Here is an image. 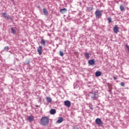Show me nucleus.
<instances>
[{
	"label": "nucleus",
	"instance_id": "obj_1",
	"mask_svg": "<svg viewBox=\"0 0 129 129\" xmlns=\"http://www.w3.org/2000/svg\"><path fill=\"white\" fill-rule=\"evenodd\" d=\"M49 122V117L43 116L40 119V124L43 126L48 125Z\"/></svg>",
	"mask_w": 129,
	"mask_h": 129
},
{
	"label": "nucleus",
	"instance_id": "obj_2",
	"mask_svg": "<svg viewBox=\"0 0 129 129\" xmlns=\"http://www.w3.org/2000/svg\"><path fill=\"white\" fill-rule=\"evenodd\" d=\"M95 122L96 124H97V125H99V126H100L101 124H103V122L99 118H97L96 119Z\"/></svg>",
	"mask_w": 129,
	"mask_h": 129
},
{
	"label": "nucleus",
	"instance_id": "obj_3",
	"mask_svg": "<svg viewBox=\"0 0 129 129\" xmlns=\"http://www.w3.org/2000/svg\"><path fill=\"white\" fill-rule=\"evenodd\" d=\"M95 15H96V17L98 18L101 17L102 15L101 11L97 10L96 12H95Z\"/></svg>",
	"mask_w": 129,
	"mask_h": 129
},
{
	"label": "nucleus",
	"instance_id": "obj_4",
	"mask_svg": "<svg viewBox=\"0 0 129 129\" xmlns=\"http://www.w3.org/2000/svg\"><path fill=\"white\" fill-rule=\"evenodd\" d=\"M113 31H114V33L117 34L119 32V27L117 25H115L114 28H113Z\"/></svg>",
	"mask_w": 129,
	"mask_h": 129
},
{
	"label": "nucleus",
	"instance_id": "obj_5",
	"mask_svg": "<svg viewBox=\"0 0 129 129\" xmlns=\"http://www.w3.org/2000/svg\"><path fill=\"white\" fill-rule=\"evenodd\" d=\"M42 46H39L37 48V52L39 54V55H42Z\"/></svg>",
	"mask_w": 129,
	"mask_h": 129
},
{
	"label": "nucleus",
	"instance_id": "obj_6",
	"mask_svg": "<svg viewBox=\"0 0 129 129\" xmlns=\"http://www.w3.org/2000/svg\"><path fill=\"white\" fill-rule=\"evenodd\" d=\"M64 105L68 107H70L71 106V103L70 101L67 100L64 101Z\"/></svg>",
	"mask_w": 129,
	"mask_h": 129
},
{
	"label": "nucleus",
	"instance_id": "obj_7",
	"mask_svg": "<svg viewBox=\"0 0 129 129\" xmlns=\"http://www.w3.org/2000/svg\"><path fill=\"white\" fill-rule=\"evenodd\" d=\"M88 63H89V65L93 66L95 64V61L94 59H90L89 61H88Z\"/></svg>",
	"mask_w": 129,
	"mask_h": 129
},
{
	"label": "nucleus",
	"instance_id": "obj_8",
	"mask_svg": "<svg viewBox=\"0 0 129 129\" xmlns=\"http://www.w3.org/2000/svg\"><path fill=\"white\" fill-rule=\"evenodd\" d=\"M27 119L29 122H33L34 120V116L32 115L28 116Z\"/></svg>",
	"mask_w": 129,
	"mask_h": 129
},
{
	"label": "nucleus",
	"instance_id": "obj_9",
	"mask_svg": "<svg viewBox=\"0 0 129 129\" xmlns=\"http://www.w3.org/2000/svg\"><path fill=\"white\" fill-rule=\"evenodd\" d=\"M3 15L5 19H7L8 20L10 19V16L7 15L6 13H3Z\"/></svg>",
	"mask_w": 129,
	"mask_h": 129
},
{
	"label": "nucleus",
	"instance_id": "obj_10",
	"mask_svg": "<svg viewBox=\"0 0 129 129\" xmlns=\"http://www.w3.org/2000/svg\"><path fill=\"white\" fill-rule=\"evenodd\" d=\"M63 120V119L62 117H60L58 120L56 121L57 123H61Z\"/></svg>",
	"mask_w": 129,
	"mask_h": 129
},
{
	"label": "nucleus",
	"instance_id": "obj_11",
	"mask_svg": "<svg viewBox=\"0 0 129 129\" xmlns=\"http://www.w3.org/2000/svg\"><path fill=\"white\" fill-rule=\"evenodd\" d=\"M50 114L54 115L56 113V110L54 109H52L50 110Z\"/></svg>",
	"mask_w": 129,
	"mask_h": 129
},
{
	"label": "nucleus",
	"instance_id": "obj_12",
	"mask_svg": "<svg viewBox=\"0 0 129 129\" xmlns=\"http://www.w3.org/2000/svg\"><path fill=\"white\" fill-rule=\"evenodd\" d=\"M95 76L97 77H100L101 76V72L100 71H98L95 74Z\"/></svg>",
	"mask_w": 129,
	"mask_h": 129
},
{
	"label": "nucleus",
	"instance_id": "obj_13",
	"mask_svg": "<svg viewBox=\"0 0 129 129\" xmlns=\"http://www.w3.org/2000/svg\"><path fill=\"white\" fill-rule=\"evenodd\" d=\"M46 101L48 103H51L52 102V99L50 97H46Z\"/></svg>",
	"mask_w": 129,
	"mask_h": 129
},
{
	"label": "nucleus",
	"instance_id": "obj_14",
	"mask_svg": "<svg viewBox=\"0 0 129 129\" xmlns=\"http://www.w3.org/2000/svg\"><path fill=\"white\" fill-rule=\"evenodd\" d=\"M43 11L44 14L46 16H48V11L47 10V9L44 8V9H43Z\"/></svg>",
	"mask_w": 129,
	"mask_h": 129
},
{
	"label": "nucleus",
	"instance_id": "obj_15",
	"mask_svg": "<svg viewBox=\"0 0 129 129\" xmlns=\"http://www.w3.org/2000/svg\"><path fill=\"white\" fill-rule=\"evenodd\" d=\"M46 41L44 39H41V44L43 45V46H45Z\"/></svg>",
	"mask_w": 129,
	"mask_h": 129
},
{
	"label": "nucleus",
	"instance_id": "obj_16",
	"mask_svg": "<svg viewBox=\"0 0 129 129\" xmlns=\"http://www.w3.org/2000/svg\"><path fill=\"white\" fill-rule=\"evenodd\" d=\"M67 10L66 8H64V9H61V10H60V12L61 13L63 14L64 12H67Z\"/></svg>",
	"mask_w": 129,
	"mask_h": 129
},
{
	"label": "nucleus",
	"instance_id": "obj_17",
	"mask_svg": "<svg viewBox=\"0 0 129 129\" xmlns=\"http://www.w3.org/2000/svg\"><path fill=\"white\" fill-rule=\"evenodd\" d=\"M119 8H120V10L121 11H123L125 10L124 7L123 6H122V5L120 6Z\"/></svg>",
	"mask_w": 129,
	"mask_h": 129
},
{
	"label": "nucleus",
	"instance_id": "obj_18",
	"mask_svg": "<svg viewBox=\"0 0 129 129\" xmlns=\"http://www.w3.org/2000/svg\"><path fill=\"white\" fill-rule=\"evenodd\" d=\"M85 57H86V58H87V59H89V53H85Z\"/></svg>",
	"mask_w": 129,
	"mask_h": 129
},
{
	"label": "nucleus",
	"instance_id": "obj_19",
	"mask_svg": "<svg viewBox=\"0 0 129 129\" xmlns=\"http://www.w3.org/2000/svg\"><path fill=\"white\" fill-rule=\"evenodd\" d=\"M8 50H9V46H6L4 47V51H7V52H8Z\"/></svg>",
	"mask_w": 129,
	"mask_h": 129
},
{
	"label": "nucleus",
	"instance_id": "obj_20",
	"mask_svg": "<svg viewBox=\"0 0 129 129\" xmlns=\"http://www.w3.org/2000/svg\"><path fill=\"white\" fill-rule=\"evenodd\" d=\"M89 107H90V109L93 110V105L91 104H89Z\"/></svg>",
	"mask_w": 129,
	"mask_h": 129
},
{
	"label": "nucleus",
	"instance_id": "obj_21",
	"mask_svg": "<svg viewBox=\"0 0 129 129\" xmlns=\"http://www.w3.org/2000/svg\"><path fill=\"white\" fill-rule=\"evenodd\" d=\"M11 31H12V33L13 34H15L16 33L15 30L13 28H11Z\"/></svg>",
	"mask_w": 129,
	"mask_h": 129
},
{
	"label": "nucleus",
	"instance_id": "obj_22",
	"mask_svg": "<svg viewBox=\"0 0 129 129\" xmlns=\"http://www.w3.org/2000/svg\"><path fill=\"white\" fill-rule=\"evenodd\" d=\"M120 85L121 87H124L125 86V83L124 82H121L120 84Z\"/></svg>",
	"mask_w": 129,
	"mask_h": 129
},
{
	"label": "nucleus",
	"instance_id": "obj_23",
	"mask_svg": "<svg viewBox=\"0 0 129 129\" xmlns=\"http://www.w3.org/2000/svg\"><path fill=\"white\" fill-rule=\"evenodd\" d=\"M108 21H109V23H111L112 22L111 18L110 17L108 18Z\"/></svg>",
	"mask_w": 129,
	"mask_h": 129
},
{
	"label": "nucleus",
	"instance_id": "obj_24",
	"mask_svg": "<svg viewBox=\"0 0 129 129\" xmlns=\"http://www.w3.org/2000/svg\"><path fill=\"white\" fill-rule=\"evenodd\" d=\"M59 54H60V55L61 56H63V55H64V53L62 51H59Z\"/></svg>",
	"mask_w": 129,
	"mask_h": 129
},
{
	"label": "nucleus",
	"instance_id": "obj_25",
	"mask_svg": "<svg viewBox=\"0 0 129 129\" xmlns=\"http://www.w3.org/2000/svg\"><path fill=\"white\" fill-rule=\"evenodd\" d=\"M93 7H90V8H89V10H93Z\"/></svg>",
	"mask_w": 129,
	"mask_h": 129
},
{
	"label": "nucleus",
	"instance_id": "obj_26",
	"mask_svg": "<svg viewBox=\"0 0 129 129\" xmlns=\"http://www.w3.org/2000/svg\"><path fill=\"white\" fill-rule=\"evenodd\" d=\"M113 79H114V80H117V78L116 77H114Z\"/></svg>",
	"mask_w": 129,
	"mask_h": 129
},
{
	"label": "nucleus",
	"instance_id": "obj_27",
	"mask_svg": "<svg viewBox=\"0 0 129 129\" xmlns=\"http://www.w3.org/2000/svg\"><path fill=\"white\" fill-rule=\"evenodd\" d=\"M126 47L127 50H129V46L128 45H126Z\"/></svg>",
	"mask_w": 129,
	"mask_h": 129
},
{
	"label": "nucleus",
	"instance_id": "obj_28",
	"mask_svg": "<svg viewBox=\"0 0 129 129\" xmlns=\"http://www.w3.org/2000/svg\"><path fill=\"white\" fill-rule=\"evenodd\" d=\"M74 129H79V128H74Z\"/></svg>",
	"mask_w": 129,
	"mask_h": 129
},
{
	"label": "nucleus",
	"instance_id": "obj_29",
	"mask_svg": "<svg viewBox=\"0 0 129 129\" xmlns=\"http://www.w3.org/2000/svg\"><path fill=\"white\" fill-rule=\"evenodd\" d=\"M96 129H99V128H96Z\"/></svg>",
	"mask_w": 129,
	"mask_h": 129
}]
</instances>
